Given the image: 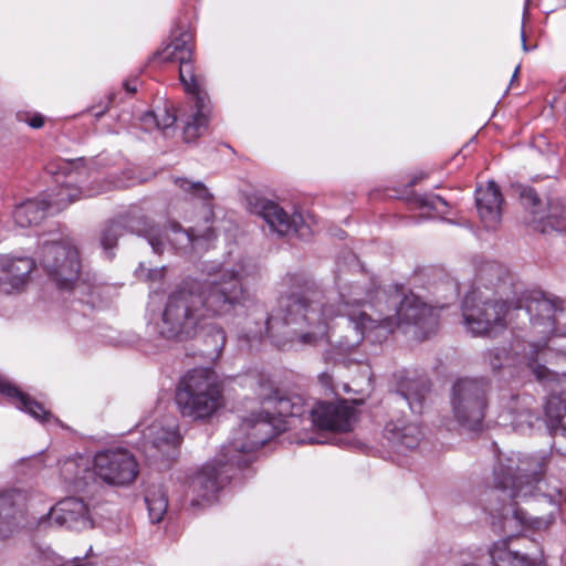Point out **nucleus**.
<instances>
[{"label": "nucleus", "mask_w": 566, "mask_h": 566, "mask_svg": "<svg viewBox=\"0 0 566 566\" xmlns=\"http://www.w3.org/2000/svg\"><path fill=\"white\" fill-rule=\"evenodd\" d=\"M289 283L300 289L283 297L280 307L265 321V333L281 350L301 349L329 342L331 323L346 315L360 338L381 342L397 327L415 326L426 337L438 326L436 311L410 293L388 294L360 273L349 279L336 276V297L323 296L306 276L292 274Z\"/></svg>", "instance_id": "nucleus-1"}, {"label": "nucleus", "mask_w": 566, "mask_h": 566, "mask_svg": "<svg viewBox=\"0 0 566 566\" xmlns=\"http://www.w3.org/2000/svg\"><path fill=\"white\" fill-rule=\"evenodd\" d=\"M259 275L249 258L232 268L222 269L218 277L203 281L184 280L169 295L158 324L167 339L186 340L199 335L219 355L226 345V333L213 319L234 315L248 298L245 284Z\"/></svg>", "instance_id": "nucleus-2"}, {"label": "nucleus", "mask_w": 566, "mask_h": 566, "mask_svg": "<svg viewBox=\"0 0 566 566\" xmlns=\"http://www.w3.org/2000/svg\"><path fill=\"white\" fill-rule=\"evenodd\" d=\"M293 409L292 396L277 399V416L266 412L252 413L243 419L238 436L222 448L216 460L205 464L190 480L187 496L191 506L211 501L231 479L234 468H245L252 462V453L286 427Z\"/></svg>", "instance_id": "nucleus-3"}, {"label": "nucleus", "mask_w": 566, "mask_h": 566, "mask_svg": "<svg viewBox=\"0 0 566 566\" xmlns=\"http://www.w3.org/2000/svg\"><path fill=\"white\" fill-rule=\"evenodd\" d=\"M174 182L191 198L187 205L191 206L192 210L184 216L186 222L193 223L188 230L182 229L176 221L160 227L146 217L133 219L129 223L130 231L145 238L157 254H163L166 251L186 253L200 239L209 241L216 237L211 226L213 220L212 195L207 187L200 181H191L181 177L175 178Z\"/></svg>", "instance_id": "nucleus-4"}, {"label": "nucleus", "mask_w": 566, "mask_h": 566, "mask_svg": "<svg viewBox=\"0 0 566 566\" xmlns=\"http://www.w3.org/2000/svg\"><path fill=\"white\" fill-rule=\"evenodd\" d=\"M192 35L182 32L171 43L157 53V59L163 62H179V78L185 91L195 98L191 114L185 119L184 138L187 143L196 140L207 132L211 116L209 96L203 90L202 78L197 76L191 64Z\"/></svg>", "instance_id": "nucleus-5"}, {"label": "nucleus", "mask_w": 566, "mask_h": 566, "mask_svg": "<svg viewBox=\"0 0 566 566\" xmlns=\"http://www.w3.org/2000/svg\"><path fill=\"white\" fill-rule=\"evenodd\" d=\"M175 400L182 417L207 420L222 407L223 388L213 370L195 368L180 378Z\"/></svg>", "instance_id": "nucleus-6"}, {"label": "nucleus", "mask_w": 566, "mask_h": 566, "mask_svg": "<svg viewBox=\"0 0 566 566\" xmlns=\"http://www.w3.org/2000/svg\"><path fill=\"white\" fill-rule=\"evenodd\" d=\"M49 171L56 176L55 180L59 186L56 191L49 195L48 200L44 199L45 205H48V210L54 209L60 211L82 197H92L111 189L125 188L132 185V181L129 180L117 179L108 181L98 189H84L82 185L86 180L87 169L82 165L81 160H63L56 165V169L53 165L50 166Z\"/></svg>", "instance_id": "nucleus-7"}, {"label": "nucleus", "mask_w": 566, "mask_h": 566, "mask_svg": "<svg viewBox=\"0 0 566 566\" xmlns=\"http://www.w3.org/2000/svg\"><path fill=\"white\" fill-rule=\"evenodd\" d=\"M522 301L476 300L474 293L467 295L462 304L463 324L474 336H491L506 328V316L513 307L521 308Z\"/></svg>", "instance_id": "nucleus-8"}, {"label": "nucleus", "mask_w": 566, "mask_h": 566, "mask_svg": "<svg viewBox=\"0 0 566 566\" xmlns=\"http://www.w3.org/2000/svg\"><path fill=\"white\" fill-rule=\"evenodd\" d=\"M542 473L541 459L513 454L501 460L494 469V484L510 499L526 497L533 494L535 483Z\"/></svg>", "instance_id": "nucleus-9"}, {"label": "nucleus", "mask_w": 566, "mask_h": 566, "mask_svg": "<svg viewBox=\"0 0 566 566\" xmlns=\"http://www.w3.org/2000/svg\"><path fill=\"white\" fill-rule=\"evenodd\" d=\"M490 382L485 378L458 379L451 391V406L457 421L475 430L482 423L488 406Z\"/></svg>", "instance_id": "nucleus-10"}, {"label": "nucleus", "mask_w": 566, "mask_h": 566, "mask_svg": "<svg viewBox=\"0 0 566 566\" xmlns=\"http://www.w3.org/2000/svg\"><path fill=\"white\" fill-rule=\"evenodd\" d=\"M39 263L62 291H70L77 282L80 256L77 249L69 241L44 242L40 248Z\"/></svg>", "instance_id": "nucleus-11"}, {"label": "nucleus", "mask_w": 566, "mask_h": 566, "mask_svg": "<svg viewBox=\"0 0 566 566\" xmlns=\"http://www.w3.org/2000/svg\"><path fill=\"white\" fill-rule=\"evenodd\" d=\"M93 473L106 484L127 486L138 476L139 465L127 449H106L95 454Z\"/></svg>", "instance_id": "nucleus-12"}, {"label": "nucleus", "mask_w": 566, "mask_h": 566, "mask_svg": "<svg viewBox=\"0 0 566 566\" xmlns=\"http://www.w3.org/2000/svg\"><path fill=\"white\" fill-rule=\"evenodd\" d=\"M251 211L260 216L269 226L270 230L280 237L292 233L305 237L308 228L304 224L300 213L289 214L282 207L271 200L259 198L250 202Z\"/></svg>", "instance_id": "nucleus-13"}, {"label": "nucleus", "mask_w": 566, "mask_h": 566, "mask_svg": "<svg viewBox=\"0 0 566 566\" xmlns=\"http://www.w3.org/2000/svg\"><path fill=\"white\" fill-rule=\"evenodd\" d=\"M534 398L526 394L504 390L499 398L497 419L502 426H511L513 429L531 427L537 419L534 413Z\"/></svg>", "instance_id": "nucleus-14"}, {"label": "nucleus", "mask_w": 566, "mask_h": 566, "mask_svg": "<svg viewBox=\"0 0 566 566\" xmlns=\"http://www.w3.org/2000/svg\"><path fill=\"white\" fill-rule=\"evenodd\" d=\"M547 424L553 437V447L566 455V375L558 379L545 405Z\"/></svg>", "instance_id": "nucleus-15"}, {"label": "nucleus", "mask_w": 566, "mask_h": 566, "mask_svg": "<svg viewBox=\"0 0 566 566\" xmlns=\"http://www.w3.org/2000/svg\"><path fill=\"white\" fill-rule=\"evenodd\" d=\"M355 422V409L346 401L337 403L319 401L311 409V423L326 431H350Z\"/></svg>", "instance_id": "nucleus-16"}, {"label": "nucleus", "mask_w": 566, "mask_h": 566, "mask_svg": "<svg viewBox=\"0 0 566 566\" xmlns=\"http://www.w3.org/2000/svg\"><path fill=\"white\" fill-rule=\"evenodd\" d=\"M144 452L150 460L167 458L180 443V436L175 426L165 427L155 422L143 431Z\"/></svg>", "instance_id": "nucleus-17"}, {"label": "nucleus", "mask_w": 566, "mask_h": 566, "mask_svg": "<svg viewBox=\"0 0 566 566\" xmlns=\"http://www.w3.org/2000/svg\"><path fill=\"white\" fill-rule=\"evenodd\" d=\"M49 520L60 526L76 531L92 526L88 506L78 497H66L56 503L49 513Z\"/></svg>", "instance_id": "nucleus-18"}, {"label": "nucleus", "mask_w": 566, "mask_h": 566, "mask_svg": "<svg viewBox=\"0 0 566 566\" xmlns=\"http://www.w3.org/2000/svg\"><path fill=\"white\" fill-rule=\"evenodd\" d=\"M503 196L494 181H488L475 191V206L484 228L495 230L502 220Z\"/></svg>", "instance_id": "nucleus-19"}, {"label": "nucleus", "mask_w": 566, "mask_h": 566, "mask_svg": "<svg viewBox=\"0 0 566 566\" xmlns=\"http://www.w3.org/2000/svg\"><path fill=\"white\" fill-rule=\"evenodd\" d=\"M34 261L31 258L0 256V290L9 293L11 290L21 289L32 270Z\"/></svg>", "instance_id": "nucleus-20"}, {"label": "nucleus", "mask_w": 566, "mask_h": 566, "mask_svg": "<svg viewBox=\"0 0 566 566\" xmlns=\"http://www.w3.org/2000/svg\"><path fill=\"white\" fill-rule=\"evenodd\" d=\"M527 314L532 316L534 325H545L552 328L555 314L564 311V301L557 296L537 293L526 304Z\"/></svg>", "instance_id": "nucleus-21"}, {"label": "nucleus", "mask_w": 566, "mask_h": 566, "mask_svg": "<svg viewBox=\"0 0 566 566\" xmlns=\"http://www.w3.org/2000/svg\"><path fill=\"white\" fill-rule=\"evenodd\" d=\"M385 436L399 451L415 449L421 439V430L416 422L403 419L390 421L385 427Z\"/></svg>", "instance_id": "nucleus-22"}, {"label": "nucleus", "mask_w": 566, "mask_h": 566, "mask_svg": "<svg viewBox=\"0 0 566 566\" xmlns=\"http://www.w3.org/2000/svg\"><path fill=\"white\" fill-rule=\"evenodd\" d=\"M0 392L7 396L15 407L39 421L49 420L52 415L44 407L32 399L28 394L0 377Z\"/></svg>", "instance_id": "nucleus-23"}, {"label": "nucleus", "mask_w": 566, "mask_h": 566, "mask_svg": "<svg viewBox=\"0 0 566 566\" xmlns=\"http://www.w3.org/2000/svg\"><path fill=\"white\" fill-rule=\"evenodd\" d=\"M93 461L87 457L77 455L64 460L61 464L60 473L65 482L82 488L88 483L93 473Z\"/></svg>", "instance_id": "nucleus-24"}, {"label": "nucleus", "mask_w": 566, "mask_h": 566, "mask_svg": "<svg viewBox=\"0 0 566 566\" xmlns=\"http://www.w3.org/2000/svg\"><path fill=\"white\" fill-rule=\"evenodd\" d=\"M48 212L44 199H28L14 208L12 216L19 227L28 228L39 224Z\"/></svg>", "instance_id": "nucleus-25"}, {"label": "nucleus", "mask_w": 566, "mask_h": 566, "mask_svg": "<svg viewBox=\"0 0 566 566\" xmlns=\"http://www.w3.org/2000/svg\"><path fill=\"white\" fill-rule=\"evenodd\" d=\"M428 391V380L426 378H418L402 381L397 396L407 402L413 413H421Z\"/></svg>", "instance_id": "nucleus-26"}, {"label": "nucleus", "mask_w": 566, "mask_h": 566, "mask_svg": "<svg viewBox=\"0 0 566 566\" xmlns=\"http://www.w3.org/2000/svg\"><path fill=\"white\" fill-rule=\"evenodd\" d=\"M492 566H536L535 562L509 547L507 539L499 541L490 553Z\"/></svg>", "instance_id": "nucleus-27"}, {"label": "nucleus", "mask_w": 566, "mask_h": 566, "mask_svg": "<svg viewBox=\"0 0 566 566\" xmlns=\"http://www.w3.org/2000/svg\"><path fill=\"white\" fill-rule=\"evenodd\" d=\"M479 280L494 286L500 292L507 284H512L513 277L506 266L495 261H489L481 266Z\"/></svg>", "instance_id": "nucleus-28"}, {"label": "nucleus", "mask_w": 566, "mask_h": 566, "mask_svg": "<svg viewBox=\"0 0 566 566\" xmlns=\"http://www.w3.org/2000/svg\"><path fill=\"white\" fill-rule=\"evenodd\" d=\"M145 502L151 523H159L168 509V497L161 485H150L145 495Z\"/></svg>", "instance_id": "nucleus-29"}, {"label": "nucleus", "mask_w": 566, "mask_h": 566, "mask_svg": "<svg viewBox=\"0 0 566 566\" xmlns=\"http://www.w3.org/2000/svg\"><path fill=\"white\" fill-rule=\"evenodd\" d=\"M13 506L14 501L11 493L0 494V538L8 537L17 527Z\"/></svg>", "instance_id": "nucleus-30"}, {"label": "nucleus", "mask_w": 566, "mask_h": 566, "mask_svg": "<svg viewBox=\"0 0 566 566\" xmlns=\"http://www.w3.org/2000/svg\"><path fill=\"white\" fill-rule=\"evenodd\" d=\"M124 233V227L119 222H112L105 227L101 234V244L108 259H112L113 249L116 247L117 240Z\"/></svg>", "instance_id": "nucleus-31"}, {"label": "nucleus", "mask_w": 566, "mask_h": 566, "mask_svg": "<svg viewBox=\"0 0 566 566\" xmlns=\"http://www.w3.org/2000/svg\"><path fill=\"white\" fill-rule=\"evenodd\" d=\"M419 208L427 209L434 214H446L448 212V202L438 195H423L417 198Z\"/></svg>", "instance_id": "nucleus-32"}, {"label": "nucleus", "mask_w": 566, "mask_h": 566, "mask_svg": "<svg viewBox=\"0 0 566 566\" xmlns=\"http://www.w3.org/2000/svg\"><path fill=\"white\" fill-rule=\"evenodd\" d=\"M292 401H293V409H292L293 413H291L289 421H293V426H294L295 419L303 418L306 413L310 415L308 420L311 421V409L314 406H308L305 402V400L303 399V397H301L298 395L292 396Z\"/></svg>", "instance_id": "nucleus-33"}, {"label": "nucleus", "mask_w": 566, "mask_h": 566, "mask_svg": "<svg viewBox=\"0 0 566 566\" xmlns=\"http://www.w3.org/2000/svg\"><path fill=\"white\" fill-rule=\"evenodd\" d=\"M157 129L165 130L176 123V115L168 108L164 107L156 112Z\"/></svg>", "instance_id": "nucleus-34"}, {"label": "nucleus", "mask_w": 566, "mask_h": 566, "mask_svg": "<svg viewBox=\"0 0 566 566\" xmlns=\"http://www.w3.org/2000/svg\"><path fill=\"white\" fill-rule=\"evenodd\" d=\"M521 201L525 208H531L533 214H537L536 206L539 203L537 193L532 188H523L521 191Z\"/></svg>", "instance_id": "nucleus-35"}, {"label": "nucleus", "mask_w": 566, "mask_h": 566, "mask_svg": "<svg viewBox=\"0 0 566 566\" xmlns=\"http://www.w3.org/2000/svg\"><path fill=\"white\" fill-rule=\"evenodd\" d=\"M136 275L140 280H147V281H153V282L159 281L164 276V269L150 270V269H145L143 265H140L136 270Z\"/></svg>", "instance_id": "nucleus-36"}, {"label": "nucleus", "mask_w": 566, "mask_h": 566, "mask_svg": "<svg viewBox=\"0 0 566 566\" xmlns=\"http://www.w3.org/2000/svg\"><path fill=\"white\" fill-rule=\"evenodd\" d=\"M503 507L499 510V516L503 517L504 520V528H506L507 525L515 523L518 521L521 524H531V521L524 515L523 512L516 510L513 512L512 516H507L503 514Z\"/></svg>", "instance_id": "nucleus-37"}, {"label": "nucleus", "mask_w": 566, "mask_h": 566, "mask_svg": "<svg viewBox=\"0 0 566 566\" xmlns=\"http://www.w3.org/2000/svg\"><path fill=\"white\" fill-rule=\"evenodd\" d=\"M507 353L505 349H495L489 353V361L493 370L502 367L503 360L506 358Z\"/></svg>", "instance_id": "nucleus-38"}, {"label": "nucleus", "mask_w": 566, "mask_h": 566, "mask_svg": "<svg viewBox=\"0 0 566 566\" xmlns=\"http://www.w3.org/2000/svg\"><path fill=\"white\" fill-rule=\"evenodd\" d=\"M142 128L146 132H151L153 129H157V119H156V112H147L145 113L142 118Z\"/></svg>", "instance_id": "nucleus-39"}, {"label": "nucleus", "mask_w": 566, "mask_h": 566, "mask_svg": "<svg viewBox=\"0 0 566 566\" xmlns=\"http://www.w3.org/2000/svg\"><path fill=\"white\" fill-rule=\"evenodd\" d=\"M32 128H41L44 125V117L41 114H33L27 118H21Z\"/></svg>", "instance_id": "nucleus-40"}, {"label": "nucleus", "mask_w": 566, "mask_h": 566, "mask_svg": "<svg viewBox=\"0 0 566 566\" xmlns=\"http://www.w3.org/2000/svg\"><path fill=\"white\" fill-rule=\"evenodd\" d=\"M124 86H125V90L129 93H135L137 91L136 83L132 84L130 82H125Z\"/></svg>", "instance_id": "nucleus-41"}, {"label": "nucleus", "mask_w": 566, "mask_h": 566, "mask_svg": "<svg viewBox=\"0 0 566 566\" xmlns=\"http://www.w3.org/2000/svg\"><path fill=\"white\" fill-rule=\"evenodd\" d=\"M521 36H522V42H523V49H524V51H527L524 29H522Z\"/></svg>", "instance_id": "nucleus-42"}, {"label": "nucleus", "mask_w": 566, "mask_h": 566, "mask_svg": "<svg viewBox=\"0 0 566 566\" xmlns=\"http://www.w3.org/2000/svg\"><path fill=\"white\" fill-rule=\"evenodd\" d=\"M518 71H520V65L516 66L514 73H513V76H512V80H511L512 82L517 77Z\"/></svg>", "instance_id": "nucleus-43"}, {"label": "nucleus", "mask_w": 566, "mask_h": 566, "mask_svg": "<svg viewBox=\"0 0 566 566\" xmlns=\"http://www.w3.org/2000/svg\"><path fill=\"white\" fill-rule=\"evenodd\" d=\"M104 113H105V109H102V111H98V112L94 113V115L96 117H101Z\"/></svg>", "instance_id": "nucleus-44"}, {"label": "nucleus", "mask_w": 566, "mask_h": 566, "mask_svg": "<svg viewBox=\"0 0 566 566\" xmlns=\"http://www.w3.org/2000/svg\"><path fill=\"white\" fill-rule=\"evenodd\" d=\"M490 514L495 517L494 512L497 511L496 509H488Z\"/></svg>", "instance_id": "nucleus-45"}, {"label": "nucleus", "mask_w": 566, "mask_h": 566, "mask_svg": "<svg viewBox=\"0 0 566 566\" xmlns=\"http://www.w3.org/2000/svg\"><path fill=\"white\" fill-rule=\"evenodd\" d=\"M308 441H310L311 443H317V442H318V440H315V439H313V438H310V439H308Z\"/></svg>", "instance_id": "nucleus-46"}, {"label": "nucleus", "mask_w": 566, "mask_h": 566, "mask_svg": "<svg viewBox=\"0 0 566 566\" xmlns=\"http://www.w3.org/2000/svg\"><path fill=\"white\" fill-rule=\"evenodd\" d=\"M527 11H528V7H527V4H526V6H525V9H524V15L527 13Z\"/></svg>", "instance_id": "nucleus-47"}]
</instances>
